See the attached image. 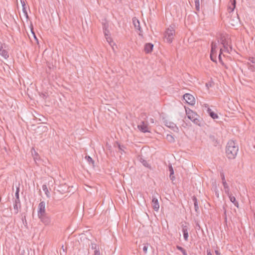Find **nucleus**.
<instances>
[{"label": "nucleus", "instance_id": "obj_1", "mask_svg": "<svg viewBox=\"0 0 255 255\" xmlns=\"http://www.w3.org/2000/svg\"><path fill=\"white\" fill-rule=\"evenodd\" d=\"M239 150L238 146L233 140L228 141L226 148L227 156L229 159H234Z\"/></svg>", "mask_w": 255, "mask_h": 255}, {"label": "nucleus", "instance_id": "obj_2", "mask_svg": "<svg viewBox=\"0 0 255 255\" xmlns=\"http://www.w3.org/2000/svg\"><path fill=\"white\" fill-rule=\"evenodd\" d=\"M175 33L173 27L170 26L164 32V40L168 43H171L174 39Z\"/></svg>", "mask_w": 255, "mask_h": 255}, {"label": "nucleus", "instance_id": "obj_3", "mask_svg": "<svg viewBox=\"0 0 255 255\" xmlns=\"http://www.w3.org/2000/svg\"><path fill=\"white\" fill-rule=\"evenodd\" d=\"M19 187H16V192L15 193V199L13 201V209L14 210V214H18L21 207L19 194Z\"/></svg>", "mask_w": 255, "mask_h": 255}, {"label": "nucleus", "instance_id": "obj_4", "mask_svg": "<svg viewBox=\"0 0 255 255\" xmlns=\"http://www.w3.org/2000/svg\"><path fill=\"white\" fill-rule=\"evenodd\" d=\"M102 27L103 29V32L105 34V36L107 40V41L111 44V42H112V39L110 37V33L109 30V24L107 21H105V22H102Z\"/></svg>", "mask_w": 255, "mask_h": 255}, {"label": "nucleus", "instance_id": "obj_5", "mask_svg": "<svg viewBox=\"0 0 255 255\" xmlns=\"http://www.w3.org/2000/svg\"><path fill=\"white\" fill-rule=\"evenodd\" d=\"M41 222H42L45 226H49L51 224V220L50 216L47 214L45 213L40 216H38Z\"/></svg>", "mask_w": 255, "mask_h": 255}, {"label": "nucleus", "instance_id": "obj_6", "mask_svg": "<svg viewBox=\"0 0 255 255\" xmlns=\"http://www.w3.org/2000/svg\"><path fill=\"white\" fill-rule=\"evenodd\" d=\"M132 23H133V24L135 28L139 31V32H138L139 35L142 37V30H141V28L140 26V23H139V20L138 19H137L135 17H134L132 18Z\"/></svg>", "mask_w": 255, "mask_h": 255}, {"label": "nucleus", "instance_id": "obj_7", "mask_svg": "<svg viewBox=\"0 0 255 255\" xmlns=\"http://www.w3.org/2000/svg\"><path fill=\"white\" fill-rule=\"evenodd\" d=\"M183 99L189 104L193 105L195 104V100L194 97L190 94H185L183 96Z\"/></svg>", "mask_w": 255, "mask_h": 255}, {"label": "nucleus", "instance_id": "obj_8", "mask_svg": "<svg viewBox=\"0 0 255 255\" xmlns=\"http://www.w3.org/2000/svg\"><path fill=\"white\" fill-rule=\"evenodd\" d=\"M46 213L45 211V203L44 201H40L38 205V216Z\"/></svg>", "mask_w": 255, "mask_h": 255}, {"label": "nucleus", "instance_id": "obj_9", "mask_svg": "<svg viewBox=\"0 0 255 255\" xmlns=\"http://www.w3.org/2000/svg\"><path fill=\"white\" fill-rule=\"evenodd\" d=\"M5 44H1L0 47V55H1L5 59H7L9 57L8 52L5 49Z\"/></svg>", "mask_w": 255, "mask_h": 255}, {"label": "nucleus", "instance_id": "obj_10", "mask_svg": "<svg viewBox=\"0 0 255 255\" xmlns=\"http://www.w3.org/2000/svg\"><path fill=\"white\" fill-rule=\"evenodd\" d=\"M221 44L223 45V47H226V46H230V49L232 50V46L229 44V39H227L225 36H221L220 38Z\"/></svg>", "mask_w": 255, "mask_h": 255}, {"label": "nucleus", "instance_id": "obj_11", "mask_svg": "<svg viewBox=\"0 0 255 255\" xmlns=\"http://www.w3.org/2000/svg\"><path fill=\"white\" fill-rule=\"evenodd\" d=\"M151 134L152 133L150 127H148V123L147 122L145 123L144 121V136L151 137Z\"/></svg>", "mask_w": 255, "mask_h": 255}, {"label": "nucleus", "instance_id": "obj_12", "mask_svg": "<svg viewBox=\"0 0 255 255\" xmlns=\"http://www.w3.org/2000/svg\"><path fill=\"white\" fill-rule=\"evenodd\" d=\"M151 204V206H152L153 209L155 211H157L159 210V204L158 199L156 198L152 197V199Z\"/></svg>", "mask_w": 255, "mask_h": 255}, {"label": "nucleus", "instance_id": "obj_13", "mask_svg": "<svg viewBox=\"0 0 255 255\" xmlns=\"http://www.w3.org/2000/svg\"><path fill=\"white\" fill-rule=\"evenodd\" d=\"M165 125L172 129L174 131L177 132L178 131V128L176 126V124L170 121H166Z\"/></svg>", "mask_w": 255, "mask_h": 255}, {"label": "nucleus", "instance_id": "obj_14", "mask_svg": "<svg viewBox=\"0 0 255 255\" xmlns=\"http://www.w3.org/2000/svg\"><path fill=\"white\" fill-rule=\"evenodd\" d=\"M69 187L66 184H62L59 186L58 191L61 194L69 192Z\"/></svg>", "mask_w": 255, "mask_h": 255}, {"label": "nucleus", "instance_id": "obj_15", "mask_svg": "<svg viewBox=\"0 0 255 255\" xmlns=\"http://www.w3.org/2000/svg\"><path fill=\"white\" fill-rule=\"evenodd\" d=\"M182 231L183 232L184 239L186 241H188V228L186 225H184V224H183L182 225Z\"/></svg>", "mask_w": 255, "mask_h": 255}, {"label": "nucleus", "instance_id": "obj_16", "mask_svg": "<svg viewBox=\"0 0 255 255\" xmlns=\"http://www.w3.org/2000/svg\"><path fill=\"white\" fill-rule=\"evenodd\" d=\"M153 48V44L150 43H147L144 45V52L146 53H150Z\"/></svg>", "mask_w": 255, "mask_h": 255}, {"label": "nucleus", "instance_id": "obj_17", "mask_svg": "<svg viewBox=\"0 0 255 255\" xmlns=\"http://www.w3.org/2000/svg\"><path fill=\"white\" fill-rule=\"evenodd\" d=\"M192 200L194 202L195 211L196 212L197 214H198L199 213V208L198 205V200L195 196H193L192 197Z\"/></svg>", "mask_w": 255, "mask_h": 255}, {"label": "nucleus", "instance_id": "obj_18", "mask_svg": "<svg viewBox=\"0 0 255 255\" xmlns=\"http://www.w3.org/2000/svg\"><path fill=\"white\" fill-rule=\"evenodd\" d=\"M227 195L229 197L230 201L231 202H232L235 205V206H236L238 208L239 207V203L236 201V198L234 196L232 195L231 193H229V194Z\"/></svg>", "mask_w": 255, "mask_h": 255}, {"label": "nucleus", "instance_id": "obj_19", "mask_svg": "<svg viewBox=\"0 0 255 255\" xmlns=\"http://www.w3.org/2000/svg\"><path fill=\"white\" fill-rule=\"evenodd\" d=\"M207 113L213 119H216L218 118V116L217 114L213 112L209 108L207 109Z\"/></svg>", "mask_w": 255, "mask_h": 255}, {"label": "nucleus", "instance_id": "obj_20", "mask_svg": "<svg viewBox=\"0 0 255 255\" xmlns=\"http://www.w3.org/2000/svg\"><path fill=\"white\" fill-rule=\"evenodd\" d=\"M116 145L118 146L119 151L121 154H123V152H125L124 149L125 147L124 145H122L119 142H116L115 144V146Z\"/></svg>", "mask_w": 255, "mask_h": 255}, {"label": "nucleus", "instance_id": "obj_21", "mask_svg": "<svg viewBox=\"0 0 255 255\" xmlns=\"http://www.w3.org/2000/svg\"><path fill=\"white\" fill-rule=\"evenodd\" d=\"M196 117H199V116L196 114L195 113L191 111V112L188 113V118L192 121Z\"/></svg>", "mask_w": 255, "mask_h": 255}, {"label": "nucleus", "instance_id": "obj_22", "mask_svg": "<svg viewBox=\"0 0 255 255\" xmlns=\"http://www.w3.org/2000/svg\"><path fill=\"white\" fill-rule=\"evenodd\" d=\"M225 190V192L227 195H229L231 193L230 187L227 184V182H224L222 183Z\"/></svg>", "mask_w": 255, "mask_h": 255}, {"label": "nucleus", "instance_id": "obj_23", "mask_svg": "<svg viewBox=\"0 0 255 255\" xmlns=\"http://www.w3.org/2000/svg\"><path fill=\"white\" fill-rule=\"evenodd\" d=\"M85 159L87 160L90 165H91L93 167H94L95 161L90 156L86 155L85 156Z\"/></svg>", "mask_w": 255, "mask_h": 255}, {"label": "nucleus", "instance_id": "obj_24", "mask_svg": "<svg viewBox=\"0 0 255 255\" xmlns=\"http://www.w3.org/2000/svg\"><path fill=\"white\" fill-rule=\"evenodd\" d=\"M169 171L170 172V175H169L170 178L172 181H173L175 179V177L173 175L174 170H173V168L171 165L169 166Z\"/></svg>", "mask_w": 255, "mask_h": 255}, {"label": "nucleus", "instance_id": "obj_25", "mask_svg": "<svg viewBox=\"0 0 255 255\" xmlns=\"http://www.w3.org/2000/svg\"><path fill=\"white\" fill-rule=\"evenodd\" d=\"M230 2L231 5L229 7V8L232 11L234 10L236 7V0H230Z\"/></svg>", "mask_w": 255, "mask_h": 255}, {"label": "nucleus", "instance_id": "obj_26", "mask_svg": "<svg viewBox=\"0 0 255 255\" xmlns=\"http://www.w3.org/2000/svg\"><path fill=\"white\" fill-rule=\"evenodd\" d=\"M216 48H217V44L215 42H212L211 43V52L214 53L216 54Z\"/></svg>", "mask_w": 255, "mask_h": 255}, {"label": "nucleus", "instance_id": "obj_27", "mask_svg": "<svg viewBox=\"0 0 255 255\" xmlns=\"http://www.w3.org/2000/svg\"><path fill=\"white\" fill-rule=\"evenodd\" d=\"M42 187L43 190L45 192V194H46L47 197H49V192L48 190L46 185H45V184L43 185Z\"/></svg>", "mask_w": 255, "mask_h": 255}, {"label": "nucleus", "instance_id": "obj_28", "mask_svg": "<svg viewBox=\"0 0 255 255\" xmlns=\"http://www.w3.org/2000/svg\"><path fill=\"white\" fill-rule=\"evenodd\" d=\"M166 139L170 142H173L175 141L174 137L171 134H167L166 136Z\"/></svg>", "mask_w": 255, "mask_h": 255}, {"label": "nucleus", "instance_id": "obj_29", "mask_svg": "<svg viewBox=\"0 0 255 255\" xmlns=\"http://www.w3.org/2000/svg\"><path fill=\"white\" fill-rule=\"evenodd\" d=\"M176 248H177V249L178 250H179L180 252H181L183 255H187V252H186V250L184 248H183L182 247H181L180 246H177L176 247Z\"/></svg>", "mask_w": 255, "mask_h": 255}, {"label": "nucleus", "instance_id": "obj_30", "mask_svg": "<svg viewBox=\"0 0 255 255\" xmlns=\"http://www.w3.org/2000/svg\"><path fill=\"white\" fill-rule=\"evenodd\" d=\"M199 117H196V118L194 119L193 120H192V122L198 126H200V121L199 119Z\"/></svg>", "mask_w": 255, "mask_h": 255}, {"label": "nucleus", "instance_id": "obj_31", "mask_svg": "<svg viewBox=\"0 0 255 255\" xmlns=\"http://www.w3.org/2000/svg\"><path fill=\"white\" fill-rule=\"evenodd\" d=\"M210 58L211 60L213 62H216V54H215L214 53H210Z\"/></svg>", "mask_w": 255, "mask_h": 255}, {"label": "nucleus", "instance_id": "obj_32", "mask_svg": "<svg viewBox=\"0 0 255 255\" xmlns=\"http://www.w3.org/2000/svg\"><path fill=\"white\" fill-rule=\"evenodd\" d=\"M40 96L43 99L46 100L48 96L47 93H41L40 94Z\"/></svg>", "mask_w": 255, "mask_h": 255}, {"label": "nucleus", "instance_id": "obj_33", "mask_svg": "<svg viewBox=\"0 0 255 255\" xmlns=\"http://www.w3.org/2000/svg\"><path fill=\"white\" fill-rule=\"evenodd\" d=\"M137 128L140 131L143 132V121H141V124L138 125Z\"/></svg>", "mask_w": 255, "mask_h": 255}, {"label": "nucleus", "instance_id": "obj_34", "mask_svg": "<svg viewBox=\"0 0 255 255\" xmlns=\"http://www.w3.org/2000/svg\"><path fill=\"white\" fill-rule=\"evenodd\" d=\"M223 53V49L222 48H221L220 49V53H219V57H218V58H219V60L220 61V63H221L222 64H223V61L222 60V58H221V54Z\"/></svg>", "mask_w": 255, "mask_h": 255}, {"label": "nucleus", "instance_id": "obj_35", "mask_svg": "<svg viewBox=\"0 0 255 255\" xmlns=\"http://www.w3.org/2000/svg\"><path fill=\"white\" fill-rule=\"evenodd\" d=\"M212 185H213V190L214 192H216V191H218L216 182H213Z\"/></svg>", "mask_w": 255, "mask_h": 255}, {"label": "nucleus", "instance_id": "obj_36", "mask_svg": "<svg viewBox=\"0 0 255 255\" xmlns=\"http://www.w3.org/2000/svg\"><path fill=\"white\" fill-rule=\"evenodd\" d=\"M231 51L232 50L230 49V46H226V47H224V49H223V52L224 51L229 53H230Z\"/></svg>", "mask_w": 255, "mask_h": 255}, {"label": "nucleus", "instance_id": "obj_37", "mask_svg": "<svg viewBox=\"0 0 255 255\" xmlns=\"http://www.w3.org/2000/svg\"><path fill=\"white\" fill-rule=\"evenodd\" d=\"M220 175H221V179H222V183H224V182H226L224 173L223 172H220Z\"/></svg>", "mask_w": 255, "mask_h": 255}, {"label": "nucleus", "instance_id": "obj_38", "mask_svg": "<svg viewBox=\"0 0 255 255\" xmlns=\"http://www.w3.org/2000/svg\"><path fill=\"white\" fill-rule=\"evenodd\" d=\"M26 6H23L22 7V11H23V12L24 13L25 16L27 18L28 17V15L27 12L26 10Z\"/></svg>", "mask_w": 255, "mask_h": 255}, {"label": "nucleus", "instance_id": "obj_39", "mask_svg": "<svg viewBox=\"0 0 255 255\" xmlns=\"http://www.w3.org/2000/svg\"><path fill=\"white\" fill-rule=\"evenodd\" d=\"M249 60L253 64L255 65V57H250L249 58Z\"/></svg>", "mask_w": 255, "mask_h": 255}, {"label": "nucleus", "instance_id": "obj_40", "mask_svg": "<svg viewBox=\"0 0 255 255\" xmlns=\"http://www.w3.org/2000/svg\"><path fill=\"white\" fill-rule=\"evenodd\" d=\"M249 69L251 70L252 71H255V68L254 65H251V64L249 63Z\"/></svg>", "mask_w": 255, "mask_h": 255}, {"label": "nucleus", "instance_id": "obj_41", "mask_svg": "<svg viewBox=\"0 0 255 255\" xmlns=\"http://www.w3.org/2000/svg\"><path fill=\"white\" fill-rule=\"evenodd\" d=\"M98 246L97 244L92 243L91 245V249L92 250H94L95 251L98 250Z\"/></svg>", "mask_w": 255, "mask_h": 255}, {"label": "nucleus", "instance_id": "obj_42", "mask_svg": "<svg viewBox=\"0 0 255 255\" xmlns=\"http://www.w3.org/2000/svg\"><path fill=\"white\" fill-rule=\"evenodd\" d=\"M144 167H146L150 170L153 169L151 167V166L147 163V162H146L145 160H144Z\"/></svg>", "mask_w": 255, "mask_h": 255}, {"label": "nucleus", "instance_id": "obj_43", "mask_svg": "<svg viewBox=\"0 0 255 255\" xmlns=\"http://www.w3.org/2000/svg\"><path fill=\"white\" fill-rule=\"evenodd\" d=\"M137 158L141 163H143V158H142L141 155H138Z\"/></svg>", "mask_w": 255, "mask_h": 255}, {"label": "nucleus", "instance_id": "obj_44", "mask_svg": "<svg viewBox=\"0 0 255 255\" xmlns=\"http://www.w3.org/2000/svg\"><path fill=\"white\" fill-rule=\"evenodd\" d=\"M94 255H101L99 248H98V250L94 251Z\"/></svg>", "mask_w": 255, "mask_h": 255}, {"label": "nucleus", "instance_id": "obj_45", "mask_svg": "<svg viewBox=\"0 0 255 255\" xmlns=\"http://www.w3.org/2000/svg\"><path fill=\"white\" fill-rule=\"evenodd\" d=\"M31 32H32V33L33 35V36H34V39H35L37 41H38V39L37 38V37H36V35H35V33H34V31H33V28H31Z\"/></svg>", "mask_w": 255, "mask_h": 255}, {"label": "nucleus", "instance_id": "obj_46", "mask_svg": "<svg viewBox=\"0 0 255 255\" xmlns=\"http://www.w3.org/2000/svg\"><path fill=\"white\" fill-rule=\"evenodd\" d=\"M21 4H22V6L23 7V6H26V4H25V1L24 0H21Z\"/></svg>", "mask_w": 255, "mask_h": 255}, {"label": "nucleus", "instance_id": "obj_47", "mask_svg": "<svg viewBox=\"0 0 255 255\" xmlns=\"http://www.w3.org/2000/svg\"><path fill=\"white\" fill-rule=\"evenodd\" d=\"M215 195H216L218 198H219V191H216V192H215Z\"/></svg>", "mask_w": 255, "mask_h": 255}, {"label": "nucleus", "instance_id": "obj_48", "mask_svg": "<svg viewBox=\"0 0 255 255\" xmlns=\"http://www.w3.org/2000/svg\"><path fill=\"white\" fill-rule=\"evenodd\" d=\"M215 252L216 255H221L220 253L218 250H216Z\"/></svg>", "mask_w": 255, "mask_h": 255}, {"label": "nucleus", "instance_id": "obj_49", "mask_svg": "<svg viewBox=\"0 0 255 255\" xmlns=\"http://www.w3.org/2000/svg\"><path fill=\"white\" fill-rule=\"evenodd\" d=\"M150 123H151V124H153L154 123V120L152 118H150Z\"/></svg>", "mask_w": 255, "mask_h": 255}, {"label": "nucleus", "instance_id": "obj_50", "mask_svg": "<svg viewBox=\"0 0 255 255\" xmlns=\"http://www.w3.org/2000/svg\"><path fill=\"white\" fill-rule=\"evenodd\" d=\"M204 106H205V107L207 108V109L209 108V106L207 104H204Z\"/></svg>", "mask_w": 255, "mask_h": 255}, {"label": "nucleus", "instance_id": "obj_51", "mask_svg": "<svg viewBox=\"0 0 255 255\" xmlns=\"http://www.w3.org/2000/svg\"><path fill=\"white\" fill-rule=\"evenodd\" d=\"M207 255H212V254L210 253V252L207 251Z\"/></svg>", "mask_w": 255, "mask_h": 255}, {"label": "nucleus", "instance_id": "obj_52", "mask_svg": "<svg viewBox=\"0 0 255 255\" xmlns=\"http://www.w3.org/2000/svg\"><path fill=\"white\" fill-rule=\"evenodd\" d=\"M144 253H145L147 251V248H146V246H144Z\"/></svg>", "mask_w": 255, "mask_h": 255}, {"label": "nucleus", "instance_id": "obj_53", "mask_svg": "<svg viewBox=\"0 0 255 255\" xmlns=\"http://www.w3.org/2000/svg\"><path fill=\"white\" fill-rule=\"evenodd\" d=\"M140 247H141V245H139V250H140V249H141Z\"/></svg>", "mask_w": 255, "mask_h": 255}]
</instances>
